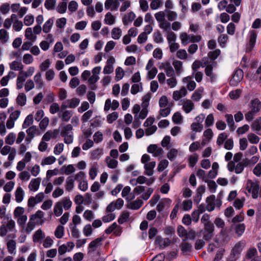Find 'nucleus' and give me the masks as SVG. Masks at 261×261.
Returning a JSON list of instances; mask_svg holds the SVG:
<instances>
[{
	"label": "nucleus",
	"instance_id": "nucleus-18",
	"mask_svg": "<svg viewBox=\"0 0 261 261\" xmlns=\"http://www.w3.org/2000/svg\"><path fill=\"white\" fill-rule=\"evenodd\" d=\"M257 38V32L256 31L252 30H250L249 32V51H251L253 48L254 47L256 40Z\"/></svg>",
	"mask_w": 261,
	"mask_h": 261
},
{
	"label": "nucleus",
	"instance_id": "nucleus-11",
	"mask_svg": "<svg viewBox=\"0 0 261 261\" xmlns=\"http://www.w3.org/2000/svg\"><path fill=\"white\" fill-rule=\"evenodd\" d=\"M214 226L213 225H208L204 226L203 238L205 241H209L214 235Z\"/></svg>",
	"mask_w": 261,
	"mask_h": 261
},
{
	"label": "nucleus",
	"instance_id": "nucleus-41",
	"mask_svg": "<svg viewBox=\"0 0 261 261\" xmlns=\"http://www.w3.org/2000/svg\"><path fill=\"white\" fill-rule=\"evenodd\" d=\"M106 162L108 167L111 169H115L118 166V161L113 159H111L110 156H107L106 158Z\"/></svg>",
	"mask_w": 261,
	"mask_h": 261
},
{
	"label": "nucleus",
	"instance_id": "nucleus-50",
	"mask_svg": "<svg viewBox=\"0 0 261 261\" xmlns=\"http://www.w3.org/2000/svg\"><path fill=\"white\" fill-rule=\"evenodd\" d=\"M9 38L7 31L3 29L0 30V40L2 43H6Z\"/></svg>",
	"mask_w": 261,
	"mask_h": 261
},
{
	"label": "nucleus",
	"instance_id": "nucleus-56",
	"mask_svg": "<svg viewBox=\"0 0 261 261\" xmlns=\"http://www.w3.org/2000/svg\"><path fill=\"white\" fill-rule=\"evenodd\" d=\"M54 244V241L53 239H52L49 236H47L44 238V240L43 242V246L45 248H48L51 247Z\"/></svg>",
	"mask_w": 261,
	"mask_h": 261
},
{
	"label": "nucleus",
	"instance_id": "nucleus-35",
	"mask_svg": "<svg viewBox=\"0 0 261 261\" xmlns=\"http://www.w3.org/2000/svg\"><path fill=\"white\" fill-rule=\"evenodd\" d=\"M54 22V19L50 18L48 19L43 24L42 31L45 33H48L50 32Z\"/></svg>",
	"mask_w": 261,
	"mask_h": 261
},
{
	"label": "nucleus",
	"instance_id": "nucleus-22",
	"mask_svg": "<svg viewBox=\"0 0 261 261\" xmlns=\"http://www.w3.org/2000/svg\"><path fill=\"white\" fill-rule=\"evenodd\" d=\"M216 197L214 195H212L207 197L206 202L207 205L206 206V210L209 212H212L214 210L215 207V199Z\"/></svg>",
	"mask_w": 261,
	"mask_h": 261
},
{
	"label": "nucleus",
	"instance_id": "nucleus-62",
	"mask_svg": "<svg viewBox=\"0 0 261 261\" xmlns=\"http://www.w3.org/2000/svg\"><path fill=\"white\" fill-rule=\"evenodd\" d=\"M54 213L57 217L61 216L63 213L62 206L59 202H57L54 206Z\"/></svg>",
	"mask_w": 261,
	"mask_h": 261
},
{
	"label": "nucleus",
	"instance_id": "nucleus-31",
	"mask_svg": "<svg viewBox=\"0 0 261 261\" xmlns=\"http://www.w3.org/2000/svg\"><path fill=\"white\" fill-rule=\"evenodd\" d=\"M204 89L203 87L198 88L192 95L191 99L194 101H198L202 97V94L203 92Z\"/></svg>",
	"mask_w": 261,
	"mask_h": 261
},
{
	"label": "nucleus",
	"instance_id": "nucleus-63",
	"mask_svg": "<svg viewBox=\"0 0 261 261\" xmlns=\"http://www.w3.org/2000/svg\"><path fill=\"white\" fill-rule=\"evenodd\" d=\"M33 122V115L30 114L27 116L23 124L22 128H26L31 125Z\"/></svg>",
	"mask_w": 261,
	"mask_h": 261
},
{
	"label": "nucleus",
	"instance_id": "nucleus-13",
	"mask_svg": "<svg viewBox=\"0 0 261 261\" xmlns=\"http://www.w3.org/2000/svg\"><path fill=\"white\" fill-rule=\"evenodd\" d=\"M147 151L154 156H158L163 152V149L155 144H151L147 148Z\"/></svg>",
	"mask_w": 261,
	"mask_h": 261
},
{
	"label": "nucleus",
	"instance_id": "nucleus-59",
	"mask_svg": "<svg viewBox=\"0 0 261 261\" xmlns=\"http://www.w3.org/2000/svg\"><path fill=\"white\" fill-rule=\"evenodd\" d=\"M178 154V150L175 148L171 149L167 154V157L170 161H173Z\"/></svg>",
	"mask_w": 261,
	"mask_h": 261
},
{
	"label": "nucleus",
	"instance_id": "nucleus-44",
	"mask_svg": "<svg viewBox=\"0 0 261 261\" xmlns=\"http://www.w3.org/2000/svg\"><path fill=\"white\" fill-rule=\"evenodd\" d=\"M164 69L166 72L167 76L169 77H175V71L172 67L169 64H167Z\"/></svg>",
	"mask_w": 261,
	"mask_h": 261
},
{
	"label": "nucleus",
	"instance_id": "nucleus-1",
	"mask_svg": "<svg viewBox=\"0 0 261 261\" xmlns=\"http://www.w3.org/2000/svg\"><path fill=\"white\" fill-rule=\"evenodd\" d=\"M72 126L68 124L61 128V136L64 138V141L66 144H69L73 142V136Z\"/></svg>",
	"mask_w": 261,
	"mask_h": 261
},
{
	"label": "nucleus",
	"instance_id": "nucleus-51",
	"mask_svg": "<svg viewBox=\"0 0 261 261\" xmlns=\"http://www.w3.org/2000/svg\"><path fill=\"white\" fill-rule=\"evenodd\" d=\"M56 161V158L53 156H48L44 158L41 163L42 166H44L46 165H51L54 163Z\"/></svg>",
	"mask_w": 261,
	"mask_h": 261
},
{
	"label": "nucleus",
	"instance_id": "nucleus-54",
	"mask_svg": "<svg viewBox=\"0 0 261 261\" xmlns=\"http://www.w3.org/2000/svg\"><path fill=\"white\" fill-rule=\"evenodd\" d=\"M235 232L238 237H241L245 231V225L244 224H239L235 226Z\"/></svg>",
	"mask_w": 261,
	"mask_h": 261
},
{
	"label": "nucleus",
	"instance_id": "nucleus-16",
	"mask_svg": "<svg viewBox=\"0 0 261 261\" xmlns=\"http://www.w3.org/2000/svg\"><path fill=\"white\" fill-rule=\"evenodd\" d=\"M155 243L161 248H164L170 245L171 240L168 238H163L160 236H157L155 238Z\"/></svg>",
	"mask_w": 261,
	"mask_h": 261
},
{
	"label": "nucleus",
	"instance_id": "nucleus-60",
	"mask_svg": "<svg viewBox=\"0 0 261 261\" xmlns=\"http://www.w3.org/2000/svg\"><path fill=\"white\" fill-rule=\"evenodd\" d=\"M214 122V117L213 114H208L205 120V126L206 127H209L212 126Z\"/></svg>",
	"mask_w": 261,
	"mask_h": 261
},
{
	"label": "nucleus",
	"instance_id": "nucleus-38",
	"mask_svg": "<svg viewBox=\"0 0 261 261\" xmlns=\"http://www.w3.org/2000/svg\"><path fill=\"white\" fill-rule=\"evenodd\" d=\"M225 117L226 118V120L230 128V130L231 131H233L235 129L236 127L234 125L233 116L231 114H226L225 115Z\"/></svg>",
	"mask_w": 261,
	"mask_h": 261
},
{
	"label": "nucleus",
	"instance_id": "nucleus-12",
	"mask_svg": "<svg viewBox=\"0 0 261 261\" xmlns=\"http://www.w3.org/2000/svg\"><path fill=\"white\" fill-rule=\"evenodd\" d=\"M181 102L182 109L186 113H189L193 110H194L195 106L191 100L188 99H184L181 100Z\"/></svg>",
	"mask_w": 261,
	"mask_h": 261
},
{
	"label": "nucleus",
	"instance_id": "nucleus-34",
	"mask_svg": "<svg viewBox=\"0 0 261 261\" xmlns=\"http://www.w3.org/2000/svg\"><path fill=\"white\" fill-rule=\"evenodd\" d=\"M59 202L60 203V204L62 207H64L65 210H69L72 204V201L68 197H64Z\"/></svg>",
	"mask_w": 261,
	"mask_h": 261
},
{
	"label": "nucleus",
	"instance_id": "nucleus-20",
	"mask_svg": "<svg viewBox=\"0 0 261 261\" xmlns=\"http://www.w3.org/2000/svg\"><path fill=\"white\" fill-rule=\"evenodd\" d=\"M136 14L133 12H129L125 14L122 18V22L124 25L130 24L135 18Z\"/></svg>",
	"mask_w": 261,
	"mask_h": 261
},
{
	"label": "nucleus",
	"instance_id": "nucleus-15",
	"mask_svg": "<svg viewBox=\"0 0 261 261\" xmlns=\"http://www.w3.org/2000/svg\"><path fill=\"white\" fill-rule=\"evenodd\" d=\"M187 93L186 88L185 87H182L179 90L173 92L172 95L173 99L175 101H177L180 98L186 96Z\"/></svg>",
	"mask_w": 261,
	"mask_h": 261
},
{
	"label": "nucleus",
	"instance_id": "nucleus-29",
	"mask_svg": "<svg viewBox=\"0 0 261 261\" xmlns=\"http://www.w3.org/2000/svg\"><path fill=\"white\" fill-rule=\"evenodd\" d=\"M24 192L21 187L17 188L15 192V200L17 202H21L24 198Z\"/></svg>",
	"mask_w": 261,
	"mask_h": 261
},
{
	"label": "nucleus",
	"instance_id": "nucleus-6",
	"mask_svg": "<svg viewBox=\"0 0 261 261\" xmlns=\"http://www.w3.org/2000/svg\"><path fill=\"white\" fill-rule=\"evenodd\" d=\"M245 167L244 162H239L236 165L233 161H230L227 165V169L230 172H234L236 174L241 173Z\"/></svg>",
	"mask_w": 261,
	"mask_h": 261
},
{
	"label": "nucleus",
	"instance_id": "nucleus-23",
	"mask_svg": "<svg viewBox=\"0 0 261 261\" xmlns=\"http://www.w3.org/2000/svg\"><path fill=\"white\" fill-rule=\"evenodd\" d=\"M250 110L257 113L261 109V102L257 98L251 100L250 102Z\"/></svg>",
	"mask_w": 261,
	"mask_h": 261
},
{
	"label": "nucleus",
	"instance_id": "nucleus-39",
	"mask_svg": "<svg viewBox=\"0 0 261 261\" xmlns=\"http://www.w3.org/2000/svg\"><path fill=\"white\" fill-rule=\"evenodd\" d=\"M10 68L12 70L20 71L23 69L24 66L20 62L14 61L9 64Z\"/></svg>",
	"mask_w": 261,
	"mask_h": 261
},
{
	"label": "nucleus",
	"instance_id": "nucleus-64",
	"mask_svg": "<svg viewBox=\"0 0 261 261\" xmlns=\"http://www.w3.org/2000/svg\"><path fill=\"white\" fill-rule=\"evenodd\" d=\"M228 39V37L226 34H222L219 36L218 38V42L219 45L223 47L225 46L226 43Z\"/></svg>",
	"mask_w": 261,
	"mask_h": 261
},
{
	"label": "nucleus",
	"instance_id": "nucleus-4",
	"mask_svg": "<svg viewBox=\"0 0 261 261\" xmlns=\"http://www.w3.org/2000/svg\"><path fill=\"white\" fill-rule=\"evenodd\" d=\"M101 69V67L96 66L92 70V75L89 77L88 81V85L92 90H95L97 88L95 84L99 79L98 74L100 73Z\"/></svg>",
	"mask_w": 261,
	"mask_h": 261
},
{
	"label": "nucleus",
	"instance_id": "nucleus-3",
	"mask_svg": "<svg viewBox=\"0 0 261 261\" xmlns=\"http://www.w3.org/2000/svg\"><path fill=\"white\" fill-rule=\"evenodd\" d=\"M246 245V242L245 240H241L235 244L230 254L232 261H234L238 258Z\"/></svg>",
	"mask_w": 261,
	"mask_h": 261
},
{
	"label": "nucleus",
	"instance_id": "nucleus-26",
	"mask_svg": "<svg viewBox=\"0 0 261 261\" xmlns=\"http://www.w3.org/2000/svg\"><path fill=\"white\" fill-rule=\"evenodd\" d=\"M155 162L152 161L144 164L145 169V174L148 176H151L153 174V169L155 166Z\"/></svg>",
	"mask_w": 261,
	"mask_h": 261
},
{
	"label": "nucleus",
	"instance_id": "nucleus-30",
	"mask_svg": "<svg viewBox=\"0 0 261 261\" xmlns=\"http://www.w3.org/2000/svg\"><path fill=\"white\" fill-rule=\"evenodd\" d=\"M103 154V149L97 148L90 152V156L92 160H99Z\"/></svg>",
	"mask_w": 261,
	"mask_h": 261
},
{
	"label": "nucleus",
	"instance_id": "nucleus-5",
	"mask_svg": "<svg viewBox=\"0 0 261 261\" xmlns=\"http://www.w3.org/2000/svg\"><path fill=\"white\" fill-rule=\"evenodd\" d=\"M259 187L256 182H253L251 180H248L246 185V189L249 194H251L252 197L256 199L258 196Z\"/></svg>",
	"mask_w": 261,
	"mask_h": 261
},
{
	"label": "nucleus",
	"instance_id": "nucleus-27",
	"mask_svg": "<svg viewBox=\"0 0 261 261\" xmlns=\"http://www.w3.org/2000/svg\"><path fill=\"white\" fill-rule=\"evenodd\" d=\"M251 128L258 135H261V117L256 119L251 125Z\"/></svg>",
	"mask_w": 261,
	"mask_h": 261
},
{
	"label": "nucleus",
	"instance_id": "nucleus-8",
	"mask_svg": "<svg viewBox=\"0 0 261 261\" xmlns=\"http://www.w3.org/2000/svg\"><path fill=\"white\" fill-rule=\"evenodd\" d=\"M80 100L77 98H72L63 101L61 104V109L65 110L67 108H75L80 103Z\"/></svg>",
	"mask_w": 261,
	"mask_h": 261
},
{
	"label": "nucleus",
	"instance_id": "nucleus-14",
	"mask_svg": "<svg viewBox=\"0 0 261 261\" xmlns=\"http://www.w3.org/2000/svg\"><path fill=\"white\" fill-rule=\"evenodd\" d=\"M119 5V2L117 0H106L105 3V7L107 10L115 11L118 9Z\"/></svg>",
	"mask_w": 261,
	"mask_h": 261
},
{
	"label": "nucleus",
	"instance_id": "nucleus-37",
	"mask_svg": "<svg viewBox=\"0 0 261 261\" xmlns=\"http://www.w3.org/2000/svg\"><path fill=\"white\" fill-rule=\"evenodd\" d=\"M129 216L130 213L126 211L122 212L118 219V222L122 224L127 222L129 219Z\"/></svg>",
	"mask_w": 261,
	"mask_h": 261
},
{
	"label": "nucleus",
	"instance_id": "nucleus-49",
	"mask_svg": "<svg viewBox=\"0 0 261 261\" xmlns=\"http://www.w3.org/2000/svg\"><path fill=\"white\" fill-rule=\"evenodd\" d=\"M26 95L23 93H19L16 98L17 103L20 106H24L26 104Z\"/></svg>",
	"mask_w": 261,
	"mask_h": 261
},
{
	"label": "nucleus",
	"instance_id": "nucleus-19",
	"mask_svg": "<svg viewBox=\"0 0 261 261\" xmlns=\"http://www.w3.org/2000/svg\"><path fill=\"white\" fill-rule=\"evenodd\" d=\"M44 213L40 210H38L34 214L31 216V220H34L38 224H42L44 221L42 220V218L44 217Z\"/></svg>",
	"mask_w": 261,
	"mask_h": 261
},
{
	"label": "nucleus",
	"instance_id": "nucleus-55",
	"mask_svg": "<svg viewBox=\"0 0 261 261\" xmlns=\"http://www.w3.org/2000/svg\"><path fill=\"white\" fill-rule=\"evenodd\" d=\"M227 135L226 133H222L220 134L217 138L216 143L219 146H221V145L224 143V141L227 138Z\"/></svg>",
	"mask_w": 261,
	"mask_h": 261
},
{
	"label": "nucleus",
	"instance_id": "nucleus-2",
	"mask_svg": "<svg viewBox=\"0 0 261 261\" xmlns=\"http://www.w3.org/2000/svg\"><path fill=\"white\" fill-rule=\"evenodd\" d=\"M181 44L186 45L189 43L199 42L201 40L200 35H194L193 34H188L187 33H181L179 36Z\"/></svg>",
	"mask_w": 261,
	"mask_h": 261
},
{
	"label": "nucleus",
	"instance_id": "nucleus-21",
	"mask_svg": "<svg viewBox=\"0 0 261 261\" xmlns=\"http://www.w3.org/2000/svg\"><path fill=\"white\" fill-rule=\"evenodd\" d=\"M172 200L168 198L161 199L157 205L156 209L159 212H162L166 206H170Z\"/></svg>",
	"mask_w": 261,
	"mask_h": 261
},
{
	"label": "nucleus",
	"instance_id": "nucleus-47",
	"mask_svg": "<svg viewBox=\"0 0 261 261\" xmlns=\"http://www.w3.org/2000/svg\"><path fill=\"white\" fill-rule=\"evenodd\" d=\"M159 27L164 31L169 32L171 30V23L166 19L159 23Z\"/></svg>",
	"mask_w": 261,
	"mask_h": 261
},
{
	"label": "nucleus",
	"instance_id": "nucleus-40",
	"mask_svg": "<svg viewBox=\"0 0 261 261\" xmlns=\"http://www.w3.org/2000/svg\"><path fill=\"white\" fill-rule=\"evenodd\" d=\"M25 37L27 39L32 42H35L36 40L37 36L34 35L31 28H28L25 31Z\"/></svg>",
	"mask_w": 261,
	"mask_h": 261
},
{
	"label": "nucleus",
	"instance_id": "nucleus-52",
	"mask_svg": "<svg viewBox=\"0 0 261 261\" xmlns=\"http://www.w3.org/2000/svg\"><path fill=\"white\" fill-rule=\"evenodd\" d=\"M73 111L71 110H65L61 115V119L63 121L68 122L73 115Z\"/></svg>",
	"mask_w": 261,
	"mask_h": 261
},
{
	"label": "nucleus",
	"instance_id": "nucleus-36",
	"mask_svg": "<svg viewBox=\"0 0 261 261\" xmlns=\"http://www.w3.org/2000/svg\"><path fill=\"white\" fill-rule=\"evenodd\" d=\"M7 249L8 252L11 254L15 255L16 254V244L14 240H9L7 243Z\"/></svg>",
	"mask_w": 261,
	"mask_h": 261
},
{
	"label": "nucleus",
	"instance_id": "nucleus-48",
	"mask_svg": "<svg viewBox=\"0 0 261 261\" xmlns=\"http://www.w3.org/2000/svg\"><path fill=\"white\" fill-rule=\"evenodd\" d=\"M105 22L108 25H112L115 23V17L110 12H108L105 17Z\"/></svg>",
	"mask_w": 261,
	"mask_h": 261
},
{
	"label": "nucleus",
	"instance_id": "nucleus-57",
	"mask_svg": "<svg viewBox=\"0 0 261 261\" xmlns=\"http://www.w3.org/2000/svg\"><path fill=\"white\" fill-rule=\"evenodd\" d=\"M111 33L112 38L118 40L121 36L122 31L119 28H114L112 29Z\"/></svg>",
	"mask_w": 261,
	"mask_h": 261
},
{
	"label": "nucleus",
	"instance_id": "nucleus-43",
	"mask_svg": "<svg viewBox=\"0 0 261 261\" xmlns=\"http://www.w3.org/2000/svg\"><path fill=\"white\" fill-rule=\"evenodd\" d=\"M173 66H174L176 73L177 75H179L182 72V62L181 61L178 60L173 61Z\"/></svg>",
	"mask_w": 261,
	"mask_h": 261
},
{
	"label": "nucleus",
	"instance_id": "nucleus-7",
	"mask_svg": "<svg viewBox=\"0 0 261 261\" xmlns=\"http://www.w3.org/2000/svg\"><path fill=\"white\" fill-rule=\"evenodd\" d=\"M124 205V201L119 198L115 201H112L107 207V212H113L115 210H120Z\"/></svg>",
	"mask_w": 261,
	"mask_h": 261
},
{
	"label": "nucleus",
	"instance_id": "nucleus-24",
	"mask_svg": "<svg viewBox=\"0 0 261 261\" xmlns=\"http://www.w3.org/2000/svg\"><path fill=\"white\" fill-rule=\"evenodd\" d=\"M40 181L41 178L39 177L32 179L29 185L30 190L34 192L37 191L39 188Z\"/></svg>",
	"mask_w": 261,
	"mask_h": 261
},
{
	"label": "nucleus",
	"instance_id": "nucleus-17",
	"mask_svg": "<svg viewBox=\"0 0 261 261\" xmlns=\"http://www.w3.org/2000/svg\"><path fill=\"white\" fill-rule=\"evenodd\" d=\"M119 106V102L116 100H113L112 102L110 99H107L105 101L104 110L105 111H109L111 108L113 110H115Z\"/></svg>",
	"mask_w": 261,
	"mask_h": 261
},
{
	"label": "nucleus",
	"instance_id": "nucleus-45",
	"mask_svg": "<svg viewBox=\"0 0 261 261\" xmlns=\"http://www.w3.org/2000/svg\"><path fill=\"white\" fill-rule=\"evenodd\" d=\"M198 155L196 153H194L191 155L188 159L189 166L193 168L195 166L198 160Z\"/></svg>",
	"mask_w": 261,
	"mask_h": 261
},
{
	"label": "nucleus",
	"instance_id": "nucleus-61",
	"mask_svg": "<svg viewBox=\"0 0 261 261\" xmlns=\"http://www.w3.org/2000/svg\"><path fill=\"white\" fill-rule=\"evenodd\" d=\"M165 12L169 21H173L177 18V14L176 13V12L171 10H168L166 9H165Z\"/></svg>",
	"mask_w": 261,
	"mask_h": 261
},
{
	"label": "nucleus",
	"instance_id": "nucleus-33",
	"mask_svg": "<svg viewBox=\"0 0 261 261\" xmlns=\"http://www.w3.org/2000/svg\"><path fill=\"white\" fill-rule=\"evenodd\" d=\"M34 80L37 89H41L43 87L44 84L42 80V74L41 72H38L35 75Z\"/></svg>",
	"mask_w": 261,
	"mask_h": 261
},
{
	"label": "nucleus",
	"instance_id": "nucleus-53",
	"mask_svg": "<svg viewBox=\"0 0 261 261\" xmlns=\"http://www.w3.org/2000/svg\"><path fill=\"white\" fill-rule=\"evenodd\" d=\"M257 255V251L255 248L252 247L249 248L246 252V257L247 259H251Z\"/></svg>",
	"mask_w": 261,
	"mask_h": 261
},
{
	"label": "nucleus",
	"instance_id": "nucleus-58",
	"mask_svg": "<svg viewBox=\"0 0 261 261\" xmlns=\"http://www.w3.org/2000/svg\"><path fill=\"white\" fill-rule=\"evenodd\" d=\"M16 139V135L14 133H9L5 139V142L8 145H12L14 144Z\"/></svg>",
	"mask_w": 261,
	"mask_h": 261
},
{
	"label": "nucleus",
	"instance_id": "nucleus-42",
	"mask_svg": "<svg viewBox=\"0 0 261 261\" xmlns=\"http://www.w3.org/2000/svg\"><path fill=\"white\" fill-rule=\"evenodd\" d=\"M54 234L57 239H61L64 235V227L61 225L57 226Z\"/></svg>",
	"mask_w": 261,
	"mask_h": 261
},
{
	"label": "nucleus",
	"instance_id": "nucleus-9",
	"mask_svg": "<svg viewBox=\"0 0 261 261\" xmlns=\"http://www.w3.org/2000/svg\"><path fill=\"white\" fill-rule=\"evenodd\" d=\"M244 76L243 71L241 69L236 70L229 81V84L232 86H237L242 80Z\"/></svg>",
	"mask_w": 261,
	"mask_h": 261
},
{
	"label": "nucleus",
	"instance_id": "nucleus-32",
	"mask_svg": "<svg viewBox=\"0 0 261 261\" xmlns=\"http://www.w3.org/2000/svg\"><path fill=\"white\" fill-rule=\"evenodd\" d=\"M142 200L139 199H137L136 200L129 203L127 205V208L136 210L139 209L142 206Z\"/></svg>",
	"mask_w": 261,
	"mask_h": 261
},
{
	"label": "nucleus",
	"instance_id": "nucleus-10",
	"mask_svg": "<svg viewBox=\"0 0 261 261\" xmlns=\"http://www.w3.org/2000/svg\"><path fill=\"white\" fill-rule=\"evenodd\" d=\"M115 63V58L111 56L106 62V65L103 68V73L105 74L112 73L114 71V64Z\"/></svg>",
	"mask_w": 261,
	"mask_h": 261
},
{
	"label": "nucleus",
	"instance_id": "nucleus-28",
	"mask_svg": "<svg viewBox=\"0 0 261 261\" xmlns=\"http://www.w3.org/2000/svg\"><path fill=\"white\" fill-rule=\"evenodd\" d=\"M103 239L101 238H98L93 241H92L89 244L88 246L89 252L90 251H95L96 248L101 245V242Z\"/></svg>",
	"mask_w": 261,
	"mask_h": 261
},
{
	"label": "nucleus",
	"instance_id": "nucleus-46",
	"mask_svg": "<svg viewBox=\"0 0 261 261\" xmlns=\"http://www.w3.org/2000/svg\"><path fill=\"white\" fill-rule=\"evenodd\" d=\"M74 179L71 177H68L66 180L65 189L68 191H71L74 188Z\"/></svg>",
	"mask_w": 261,
	"mask_h": 261
},
{
	"label": "nucleus",
	"instance_id": "nucleus-25",
	"mask_svg": "<svg viewBox=\"0 0 261 261\" xmlns=\"http://www.w3.org/2000/svg\"><path fill=\"white\" fill-rule=\"evenodd\" d=\"M44 238L45 233L41 229H39L34 233L33 241L35 243H41Z\"/></svg>",
	"mask_w": 261,
	"mask_h": 261
}]
</instances>
